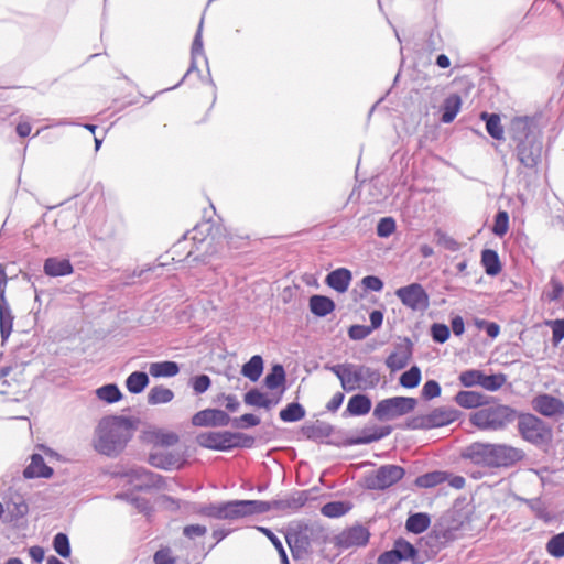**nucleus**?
<instances>
[{
  "label": "nucleus",
  "instance_id": "obj_11",
  "mask_svg": "<svg viewBox=\"0 0 564 564\" xmlns=\"http://www.w3.org/2000/svg\"><path fill=\"white\" fill-rule=\"evenodd\" d=\"M516 151L519 162L528 169H533L541 160L542 141L538 137L529 138L525 142L517 144Z\"/></svg>",
  "mask_w": 564,
  "mask_h": 564
},
{
  "label": "nucleus",
  "instance_id": "obj_25",
  "mask_svg": "<svg viewBox=\"0 0 564 564\" xmlns=\"http://www.w3.org/2000/svg\"><path fill=\"white\" fill-rule=\"evenodd\" d=\"M462 107V98L457 94L449 95L443 104L442 122L451 123Z\"/></svg>",
  "mask_w": 564,
  "mask_h": 564
},
{
  "label": "nucleus",
  "instance_id": "obj_21",
  "mask_svg": "<svg viewBox=\"0 0 564 564\" xmlns=\"http://www.w3.org/2000/svg\"><path fill=\"white\" fill-rule=\"evenodd\" d=\"M371 410V400L366 394L352 395L347 404L346 411L354 416L366 415Z\"/></svg>",
  "mask_w": 564,
  "mask_h": 564
},
{
  "label": "nucleus",
  "instance_id": "obj_8",
  "mask_svg": "<svg viewBox=\"0 0 564 564\" xmlns=\"http://www.w3.org/2000/svg\"><path fill=\"white\" fill-rule=\"evenodd\" d=\"M380 379L381 376L378 370L364 365L350 364L349 383L346 387V391L372 389L378 386Z\"/></svg>",
  "mask_w": 564,
  "mask_h": 564
},
{
  "label": "nucleus",
  "instance_id": "obj_1",
  "mask_svg": "<svg viewBox=\"0 0 564 564\" xmlns=\"http://www.w3.org/2000/svg\"><path fill=\"white\" fill-rule=\"evenodd\" d=\"M133 424L124 416L102 419L96 429L95 449L106 456H117L132 437Z\"/></svg>",
  "mask_w": 564,
  "mask_h": 564
},
{
  "label": "nucleus",
  "instance_id": "obj_61",
  "mask_svg": "<svg viewBox=\"0 0 564 564\" xmlns=\"http://www.w3.org/2000/svg\"><path fill=\"white\" fill-rule=\"evenodd\" d=\"M154 564H175L176 560L172 555V551L170 547H162L154 553L153 556Z\"/></svg>",
  "mask_w": 564,
  "mask_h": 564
},
{
  "label": "nucleus",
  "instance_id": "obj_45",
  "mask_svg": "<svg viewBox=\"0 0 564 564\" xmlns=\"http://www.w3.org/2000/svg\"><path fill=\"white\" fill-rule=\"evenodd\" d=\"M393 550L398 553L401 562L411 560L417 554L415 547L404 539H398L394 542Z\"/></svg>",
  "mask_w": 564,
  "mask_h": 564
},
{
  "label": "nucleus",
  "instance_id": "obj_15",
  "mask_svg": "<svg viewBox=\"0 0 564 564\" xmlns=\"http://www.w3.org/2000/svg\"><path fill=\"white\" fill-rule=\"evenodd\" d=\"M412 354V343L406 338L405 344L398 345L395 351L387 357L386 365L392 372L401 370L409 365Z\"/></svg>",
  "mask_w": 564,
  "mask_h": 564
},
{
  "label": "nucleus",
  "instance_id": "obj_40",
  "mask_svg": "<svg viewBox=\"0 0 564 564\" xmlns=\"http://www.w3.org/2000/svg\"><path fill=\"white\" fill-rule=\"evenodd\" d=\"M98 399L108 403H115L122 397L119 388L115 383L105 384L96 390Z\"/></svg>",
  "mask_w": 564,
  "mask_h": 564
},
{
  "label": "nucleus",
  "instance_id": "obj_56",
  "mask_svg": "<svg viewBox=\"0 0 564 564\" xmlns=\"http://www.w3.org/2000/svg\"><path fill=\"white\" fill-rule=\"evenodd\" d=\"M212 384V380L207 375H199L191 379V386L196 394L206 392Z\"/></svg>",
  "mask_w": 564,
  "mask_h": 564
},
{
  "label": "nucleus",
  "instance_id": "obj_62",
  "mask_svg": "<svg viewBox=\"0 0 564 564\" xmlns=\"http://www.w3.org/2000/svg\"><path fill=\"white\" fill-rule=\"evenodd\" d=\"M371 333L370 328L366 325H352L348 329V336L352 340H362Z\"/></svg>",
  "mask_w": 564,
  "mask_h": 564
},
{
  "label": "nucleus",
  "instance_id": "obj_20",
  "mask_svg": "<svg viewBox=\"0 0 564 564\" xmlns=\"http://www.w3.org/2000/svg\"><path fill=\"white\" fill-rule=\"evenodd\" d=\"M350 281L351 272L345 268L336 269L326 276L327 285L339 293H343L348 289Z\"/></svg>",
  "mask_w": 564,
  "mask_h": 564
},
{
  "label": "nucleus",
  "instance_id": "obj_2",
  "mask_svg": "<svg viewBox=\"0 0 564 564\" xmlns=\"http://www.w3.org/2000/svg\"><path fill=\"white\" fill-rule=\"evenodd\" d=\"M463 457L476 465L496 468L514 465L524 457V453L507 444L475 442L465 448Z\"/></svg>",
  "mask_w": 564,
  "mask_h": 564
},
{
  "label": "nucleus",
  "instance_id": "obj_54",
  "mask_svg": "<svg viewBox=\"0 0 564 564\" xmlns=\"http://www.w3.org/2000/svg\"><path fill=\"white\" fill-rule=\"evenodd\" d=\"M395 227V220L392 217H383L377 225V235L387 238L394 232Z\"/></svg>",
  "mask_w": 564,
  "mask_h": 564
},
{
  "label": "nucleus",
  "instance_id": "obj_36",
  "mask_svg": "<svg viewBox=\"0 0 564 564\" xmlns=\"http://www.w3.org/2000/svg\"><path fill=\"white\" fill-rule=\"evenodd\" d=\"M191 66L189 68L187 69V72L185 73V75L183 76L182 78V82L185 80V78L194 70H198L197 68V59L198 57H202L206 65L208 64L207 62V58L204 54V44H203V41H202V37H195L194 41H193V44H192V48H191Z\"/></svg>",
  "mask_w": 564,
  "mask_h": 564
},
{
  "label": "nucleus",
  "instance_id": "obj_48",
  "mask_svg": "<svg viewBox=\"0 0 564 564\" xmlns=\"http://www.w3.org/2000/svg\"><path fill=\"white\" fill-rule=\"evenodd\" d=\"M506 382V376L502 373L485 375L482 373L480 387L488 391L499 390Z\"/></svg>",
  "mask_w": 564,
  "mask_h": 564
},
{
  "label": "nucleus",
  "instance_id": "obj_3",
  "mask_svg": "<svg viewBox=\"0 0 564 564\" xmlns=\"http://www.w3.org/2000/svg\"><path fill=\"white\" fill-rule=\"evenodd\" d=\"M516 411L502 404L481 406L470 415V423L482 431L503 430L516 420Z\"/></svg>",
  "mask_w": 564,
  "mask_h": 564
},
{
  "label": "nucleus",
  "instance_id": "obj_17",
  "mask_svg": "<svg viewBox=\"0 0 564 564\" xmlns=\"http://www.w3.org/2000/svg\"><path fill=\"white\" fill-rule=\"evenodd\" d=\"M510 135L516 145L529 138H536L531 132V122L528 118H514L510 124Z\"/></svg>",
  "mask_w": 564,
  "mask_h": 564
},
{
  "label": "nucleus",
  "instance_id": "obj_22",
  "mask_svg": "<svg viewBox=\"0 0 564 564\" xmlns=\"http://www.w3.org/2000/svg\"><path fill=\"white\" fill-rule=\"evenodd\" d=\"M310 308L314 315L324 317L335 310V303L327 296L313 295L310 299Z\"/></svg>",
  "mask_w": 564,
  "mask_h": 564
},
{
  "label": "nucleus",
  "instance_id": "obj_27",
  "mask_svg": "<svg viewBox=\"0 0 564 564\" xmlns=\"http://www.w3.org/2000/svg\"><path fill=\"white\" fill-rule=\"evenodd\" d=\"M454 399L459 406L465 409L479 408L484 403V395L476 391H459Z\"/></svg>",
  "mask_w": 564,
  "mask_h": 564
},
{
  "label": "nucleus",
  "instance_id": "obj_44",
  "mask_svg": "<svg viewBox=\"0 0 564 564\" xmlns=\"http://www.w3.org/2000/svg\"><path fill=\"white\" fill-rule=\"evenodd\" d=\"M14 316L10 307L0 310V334L2 341L7 340L12 332Z\"/></svg>",
  "mask_w": 564,
  "mask_h": 564
},
{
  "label": "nucleus",
  "instance_id": "obj_10",
  "mask_svg": "<svg viewBox=\"0 0 564 564\" xmlns=\"http://www.w3.org/2000/svg\"><path fill=\"white\" fill-rule=\"evenodd\" d=\"M395 295L403 305L413 311H424L430 304L426 291L419 283H412L406 286L399 288L395 291Z\"/></svg>",
  "mask_w": 564,
  "mask_h": 564
},
{
  "label": "nucleus",
  "instance_id": "obj_35",
  "mask_svg": "<svg viewBox=\"0 0 564 564\" xmlns=\"http://www.w3.org/2000/svg\"><path fill=\"white\" fill-rule=\"evenodd\" d=\"M246 517L243 509V500H232L223 502V519L224 520H237Z\"/></svg>",
  "mask_w": 564,
  "mask_h": 564
},
{
  "label": "nucleus",
  "instance_id": "obj_49",
  "mask_svg": "<svg viewBox=\"0 0 564 564\" xmlns=\"http://www.w3.org/2000/svg\"><path fill=\"white\" fill-rule=\"evenodd\" d=\"M508 229H509V215L505 210H499L495 217L492 232L498 237H502L507 234Z\"/></svg>",
  "mask_w": 564,
  "mask_h": 564
},
{
  "label": "nucleus",
  "instance_id": "obj_63",
  "mask_svg": "<svg viewBox=\"0 0 564 564\" xmlns=\"http://www.w3.org/2000/svg\"><path fill=\"white\" fill-rule=\"evenodd\" d=\"M552 327V341L557 345L564 338V319L547 322Z\"/></svg>",
  "mask_w": 564,
  "mask_h": 564
},
{
  "label": "nucleus",
  "instance_id": "obj_33",
  "mask_svg": "<svg viewBox=\"0 0 564 564\" xmlns=\"http://www.w3.org/2000/svg\"><path fill=\"white\" fill-rule=\"evenodd\" d=\"M174 392L163 386L153 387L148 393V403L151 405L169 403L173 400Z\"/></svg>",
  "mask_w": 564,
  "mask_h": 564
},
{
  "label": "nucleus",
  "instance_id": "obj_18",
  "mask_svg": "<svg viewBox=\"0 0 564 564\" xmlns=\"http://www.w3.org/2000/svg\"><path fill=\"white\" fill-rule=\"evenodd\" d=\"M43 270L48 276H65L73 273V265L67 259L52 257L45 260Z\"/></svg>",
  "mask_w": 564,
  "mask_h": 564
},
{
  "label": "nucleus",
  "instance_id": "obj_55",
  "mask_svg": "<svg viewBox=\"0 0 564 564\" xmlns=\"http://www.w3.org/2000/svg\"><path fill=\"white\" fill-rule=\"evenodd\" d=\"M525 502L539 519H542L544 521L550 520V514L546 510L544 502L541 499H529L525 500Z\"/></svg>",
  "mask_w": 564,
  "mask_h": 564
},
{
  "label": "nucleus",
  "instance_id": "obj_24",
  "mask_svg": "<svg viewBox=\"0 0 564 564\" xmlns=\"http://www.w3.org/2000/svg\"><path fill=\"white\" fill-rule=\"evenodd\" d=\"M180 456L172 453H152L149 456V463L161 469H171L180 467Z\"/></svg>",
  "mask_w": 564,
  "mask_h": 564
},
{
  "label": "nucleus",
  "instance_id": "obj_9",
  "mask_svg": "<svg viewBox=\"0 0 564 564\" xmlns=\"http://www.w3.org/2000/svg\"><path fill=\"white\" fill-rule=\"evenodd\" d=\"M405 470L398 465H383L366 479L367 487L372 490L387 489L403 478Z\"/></svg>",
  "mask_w": 564,
  "mask_h": 564
},
{
  "label": "nucleus",
  "instance_id": "obj_39",
  "mask_svg": "<svg viewBox=\"0 0 564 564\" xmlns=\"http://www.w3.org/2000/svg\"><path fill=\"white\" fill-rule=\"evenodd\" d=\"M243 509L246 511V517L252 516V514L265 513L270 510H273V500L272 501L243 500Z\"/></svg>",
  "mask_w": 564,
  "mask_h": 564
},
{
  "label": "nucleus",
  "instance_id": "obj_53",
  "mask_svg": "<svg viewBox=\"0 0 564 564\" xmlns=\"http://www.w3.org/2000/svg\"><path fill=\"white\" fill-rule=\"evenodd\" d=\"M326 368L340 380L341 388L346 391V387L349 383L350 364H338Z\"/></svg>",
  "mask_w": 564,
  "mask_h": 564
},
{
  "label": "nucleus",
  "instance_id": "obj_13",
  "mask_svg": "<svg viewBox=\"0 0 564 564\" xmlns=\"http://www.w3.org/2000/svg\"><path fill=\"white\" fill-rule=\"evenodd\" d=\"M230 421V416L218 409L202 410L192 417V424L195 426H226Z\"/></svg>",
  "mask_w": 564,
  "mask_h": 564
},
{
  "label": "nucleus",
  "instance_id": "obj_47",
  "mask_svg": "<svg viewBox=\"0 0 564 564\" xmlns=\"http://www.w3.org/2000/svg\"><path fill=\"white\" fill-rule=\"evenodd\" d=\"M53 547L59 556L64 558H68L70 556L72 550L69 539L65 533L59 532L54 536Z\"/></svg>",
  "mask_w": 564,
  "mask_h": 564
},
{
  "label": "nucleus",
  "instance_id": "obj_30",
  "mask_svg": "<svg viewBox=\"0 0 564 564\" xmlns=\"http://www.w3.org/2000/svg\"><path fill=\"white\" fill-rule=\"evenodd\" d=\"M481 263L488 275L495 276L501 271V263L495 250L485 249L481 252Z\"/></svg>",
  "mask_w": 564,
  "mask_h": 564
},
{
  "label": "nucleus",
  "instance_id": "obj_41",
  "mask_svg": "<svg viewBox=\"0 0 564 564\" xmlns=\"http://www.w3.org/2000/svg\"><path fill=\"white\" fill-rule=\"evenodd\" d=\"M350 509V506L344 501H332L327 502L322 507V514L328 518H338L346 514Z\"/></svg>",
  "mask_w": 564,
  "mask_h": 564
},
{
  "label": "nucleus",
  "instance_id": "obj_23",
  "mask_svg": "<svg viewBox=\"0 0 564 564\" xmlns=\"http://www.w3.org/2000/svg\"><path fill=\"white\" fill-rule=\"evenodd\" d=\"M149 372L154 378L174 377L180 372V367L175 361H158L149 365Z\"/></svg>",
  "mask_w": 564,
  "mask_h": 564
},
{
  "label": "nucleus",
  "instance_id": "obj_57",
  "mask_svg": "<svg viewBox=\"0 0 564 564\" xmlns=\"http://www.w3.org/2000/svg\"><path fill=\"white\" fill-rule=\"evenodd\" d=\"M435 238L437 245L444 247L449 251H457L460 247V245L454 238L443 232L442 230H437L435 232Z\"/></svg>",
  "mask_w": 564,
  "mask_h": 564
},
{
  "label": "nucleus",
  "instance_id": "obj_50",
  "mask_svg": "<svg viewBox=\"0 0 564 564\" xmlns=\"http://www.w3.org/2000/svg\"><path fill=\"white\" fill-rule=\"evenodd\" d=\"M482 373V371L476 369L466 370L459 375V381L464 387L468 388L474 386H480Z\"/></svg>",
  "mask_w": 564,
  "mask_h": 564
},
{
  "label": "nucleus",
  "instance_id": "obj_28",
  "mask_svg": "<svg viewBox=\"0 0 564 564\" xmlns=\"http://www.w3.org/2000/svg\"><path fill=\"white\" fill-rule=\"evenodd\" d=\"M449 477V474L446 471H431L426 473L424 475L419 476L415 479V485L420 488H432L436 485H440L444 481H446Z\"/></svg>",
  "mask_w": 564,
  "mask_h": 564
},
{
  "label": "nucleus",
  "instance_id": "obj_51",
  "mask_svg": "<svg viewBox=\"0 0 564 564\" xmlns=\"http://www.w3.org/2000/svg\"><path fill=\"white\" fill-rule=\"evenodd\" d=\"M258 529L276 546L282 564H290L281 540L268 528L260 527Z\"/></svg>",
  "mask_w": 564,
  "mask_h": 564
},
{
  "label": "nucleus",
  "instance_id": "obj_14",
  "mask_svg": "<svg viewBox=\"0 0 564 564\" xmlns=\"http://www.w3.org/2000/svg\"><path fill=\"white\" fill-rule=\"evenodd\" d=\"M533 409L544 416L564 414V402L549 394H540L533 399Z\"/></svg>",
  "mask_w": 564,
  "mask_h": 564
},
{
  "label": "nucleus",
  "instance_id": "obj_31",
  "mask_svg": "<svg viewBox=\"0 0 564 564\" xmlns=\"http://www.w3.org/2000/svg\"><path fill=\"white\" fill-rule=\"evenodd\" d=\"M263 371V359L254 355L242 366L241 373L251 381H257Z\"/></svg>",
  "mask_w": 564,
  "mask_h": 564
},
{
  "label": "nucleus",
  "instance_id": "obj_12",
  "mask_svg": "<svg viewBox=\"0 0 564 564\" xmlns=\"http://www.w3.org/2000/svg\"><path fill=\"white\" fill-rule=\"evenodd\" d=\"M370 533L362 525H355L340 532L335 538V544L340 549L365 546L369 541Z\"/></svg>",
  "mask_w": 564,
  "mask_h": 564
},
{
  "label": "nucleus",
  "instance_id": "obj_60",
  "mask_svg": "<svg viewBox=\"0 0 564 564\" xmlns=\"http://www.w3.org/2000/svg\"><path fill=\"white\" fill-rule=\"evenodd\" d=\"M441 395V386L435 380H427L422 388V398L432 400Z\"/></svg>",
  "mask_w": 564,
  "mask_h": 564
},
{
  "label": "nucleus",
  "instance_id": "obj_52",
  "mask_svg": "<svg viewBox=\"0 0 564 564\" xmlns=\"http://www.w3.org/2000/svg\"><path fill=\"white\" fill-rule=\"evenodd\" d=\"M131 476L135 477L137 479H140L143 485L145 486H154L158 484L159 479L161 478L160 475H156L150 470H147L144 468H137L131 470Z\"/></svg>",
  "mask_w": 564,
  "mask_h": 564
},
{
  "label": "nucleus",
  "instance_id": "obj_26",
  "mask_svg": "<svg viewBox=\"0 0 564 564\" xmlns=\"http://www.w3.org/2000/svg\"><path fill=\"white\" fill-rule=\"evenodd\" d=\"M148 441L155 446L170 447L178 442V435L174 432H164L155 430L148 433Z\"/></svg>",
  "mask_w": 564,
  "mask_h": 564
},
{
  "label": "nucleus",
  "instance_id": "obj_43",
  "mask_svg": "<svg viewBox=\"0 0 564 564\" xmlns=\"http://www.w3.org/2000/svg\"><path fill=\"white\" fill-rule=\"evenodd\" d=\"M564 294V285L560 282V280L556 276H552L547 288L543 292V296L549 302H558L561 301L562 296Z\"/></svg>",
  "mask_w": 564,
  "mask_h": 564
},
{
  "label": "nucleus",
  "instance_id": "obj_5",
  "mask_svg": "<svg viewBox=\"0 0 564 564\" xmlns=\"http://www.w3.org/2000/svg\"><path fill=\"white\" fill-rule=\"evenodd\" d=\"M460 412L452 406H438L426 414L411 417L406 422L410 430H431L449 425L459 417Z\"/></svg>",
  "mask_w": 564,
  "mask_h": 564
},
{
  "label": "nucleus",
  "instance_id": "obj_38",
  "mask_svg": "<svg viewBox=\"0 0 564 564\" xmlns=\"http://www.w3.org/2000/svg\"><path fill=\"white\" fill-rule=\"evenodd\" d=\"M285 381V371L282 365H274L264 378V384L268 389L274 390Z\"/></svg>",
  "mask_w": 564,
  "mask_h": 564
},
{
  "label": "nucleus",
  "instance_id": "obj_32",
  "mask_svg": "<svg viewBox=\"0 0 564 564\" xmlns=\"http://www.w3.org/2000/svg\"><path fill=\"white\" fill-rule=\"evenodd\" d=\"M149 384V377L143 371H134L128 376L126 387L133 394L141 393Z\"/></svg>",
  "mask_w": 564,
  "mask_h": 564
},
{
  "label": "nucleus",
  "instance_id": "obj_7",
  "mask_svg": "<svg viewBox=\"0 0 564 564\" xmlns=\"http://www.w3.org/2000/svg\"><path fill=\"white\" fill-rule=\"evenodd\" d=\"M518 427L522 437L535 445L544 444L551 437V432L544 422L532 414L521 415Z\"/></svg>",
  "mask_w": 564,
  "mask_h": 564
},
{
  "label": "nucleus",
  "instance_id": "obj_19",
  "mask_svg": "<svg viewBox=\"0 0 564 564\" xmlns=\"http://www.w3.org/2000/svg\"><path fill=\"white\" fill-rule=\"evenodd\" d=\"M307 499L306 491H300L283 499H275L273 500V510L283 512L295 511L303 507Z\"/></svg>",
  "mask_w": 564,
  "mask_h": 564
},
{
  "label": "nucleus",
  "instance_id": "obj_58",
  "mask_svg": "<svg viewBox=\"0 0 564 564\" xmlns=\"http://www.w3.org/2000/svg\"><path fill=\"white\" fill-rule=\"evenodd\" d=\"M260 424V419L251 413H247L241 415L240 417H235L232 420V426L236 429H245V427H251L257 426Z\"/></svg>",
  "mask_w": 564,
  "mask_h": 564
},
{
  "label": "nucleus",
  "instance_id": "obj_6",
  "mask_svg": "<svg viewBox=\"0 0 564 564\" xmlns=\"http://www.w3.org/2000/svg\"><path fill=\"white\" fill-rule=\"evenodd\" d=\"M417 404L411 397H392L379 401L373 410V416L379 421H392L412 412Z\"/></svg>",
  "mask_w": 564,
  "mask_h": 564
},
{
  "label": "nucleus",
  "instance_id": "obj_4",
  "mask_svg": "<svg viewBox=\"0 0 564 564\" xmlns=\"http://www.w3.org/2000/svg\"><path fill=\"white\" fill-rule=\"evenodd\" d=\"M197 443L206 448L228 451L234 447H251L254 438L242 433L209 431L198 434Z\"/></svg>",
  "mask_w": 564,
  "mask_h": 564
},
{
  "label": "nucleus",
  "instance_id": "obj_46",
  "mask_svg": "<svg viewBox=\"0 0 564 564\" xmlns=\"http://www.w3.org/2000/svg\"><path fill=\"white\" fill-rule=\"evenodd\" d=\"M546 551L556 558L564 557V532L552 536L547 541Z\"/></svg>",
  "mask_w": 564,
  "mask_h": 564
},
{
  "label": "nucleus",
  "instance_id": "obj_42",
  "mask_svg": "<svg viewBox=\"0 0 564 564\" xmlns=\"http://www.w3.org/2000/svg\"><path fill=\"white\" fill-rule=\"evenodd\" d=\"M421 378V369L417 366H412L400 376L399 382L403 388L413 389L420 384Z\"/></svg>",
  "mask_w": 564,
  "mask_h": 564
},
{
  "label": "nucleus",
  "instance_id": "obj_59",
  "mask_svg": "<svg viewBox=\"0 0 564 564\" xmlns=\"http://www.w3.org/2000/svg\"><path fill=\"white\" fill-rule=\"evenodd\" d=\"M431 336L434 341L443 344L449 337V328L445 324L435 323L431 327Z\"/></svg>",
  "mask_w": 564,
  "mask_h": 564
},
{
  "label": "nucleus",
  "instance_id": "obj_37",
  "mask_svg": "<svg viewBox=\"0 0 564 564\" xmlns=\"http://www.w3.org/2000/svg\"><path fill=\"white\" fill-rule=\"evenodd\" d=\"M305 409L297 402L289 403L280 411V419L283 422H297L305 417Z\"/></svg>",
  "mask_w": 564,
  "mask_h": 564
},
{
  "label": "nucleus",
  "instance_id": "obj_29",
  "mask_svg": "<svg viewBox=\"0 0 564 564\" xmlns=\"http://www.w3.org/2000/svg\"><path fill=\"white\" fill-rule=\"evenodd\" d=\"M431 523V519L427 513L417 512L411 514L405 522V528L409 532L420 534L424 532Z\"/></svg>",
  "mask_w": 564,
  "mask_h": 564
},
{
  "label": "nucleus",
  "instance_id": "obj_64",
  "mask_svg": "<svg viewBox=\"0 0 564 564\" xmlns=\"http://www.w3.org/2000/svg\"><path fill=\"white\" fill-rule=\"evenodd\" d=\"M264 397L265 394L260 392L258 389H251L245 394V402L248 405L261 408Z\"/></svg>",
  "mask_w": 564,
  "mask_h": 564
},
{
  "label": "nucleus",
  "instance_id": "obj_34",
  "mask_svg": "<svg viewBox=\"0 0 564 564\" xmlns=\"http://www.w3.org/2000/svg\"><path fill=\"white\" fill-rule=\"evenodd\" d=\"M481 119L486 121V129L491 138L496 140L503 139V128L499 115L482 112Z\"/></svg>",
  "mask_w": 564,
  "mask_h": 564
},
{
  "label": "nucleus",
  "instance_id": "obj_16",
  "mask_svg": "<svg viewBox=\"0 0 564 564\" xmlns=\"http://www.w3.org/2000/svg\"><path fill=\"white\" fill-rule=\"evenodd\" d=\"M52 475L53 469L45 464L43 456L40 454H33L31 463L23 470V476L26 479L50 478Z\"/></svg>",
  "mask_w": 564,
  "mask_h": 564
}]
</instances>
